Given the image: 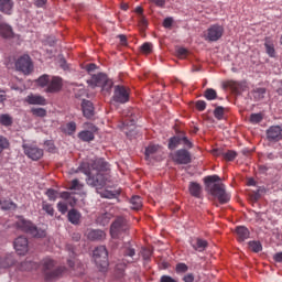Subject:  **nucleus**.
Returning a JSON list of instances; mask_svg holds the SVG:
<instances>
[{
  "instance_id": "obj_1",
  "label": "nucleus",
  "mask_w": 282,
  "mask_h": 282,
  "mask_svg": "<svg viewBox=\"0 0 282 282\" xmlns=\"http://www.w3.org/2000/svg\"><path fill=\"white\" fill-rule=\"evenodd\" d=\"M107 162L105 159H97L89 163H82L79 170L87 175V184L90 186H105L107 184Z\"/></svg>"
},
{
  "instance_id": "obj_2",
  "label": "nucleus",
  "mask_w": 282,
  "mask_h": 282,
  "mask_svg": "<svg viewBox=\"0 0 282 282\" xmlns=\"http://www.w3.org/2000/svg\"><path fill=\"white\" fill-rule=\"evenodd\" d=\"M219 176L217 175H212V176H206L204 178V182L213 197H217L219 204H228L230 202V194L226 192V185L223 183H215L219 182Z\"/></svg>"
},
{
  "instance_id": "obj_3",
  "label": "nucleus",
  "mask_w": 282,
  "mask_h": 282,
  "mask_svg": "<svg viewBox=\"0 0 282 282\" xmlns=\"http://www.w3.org/2000/svg\"><path fill=\"white\" fill-rule=\"evenodd\" d=\"M15 226L18 230L26 232L28 235H32V237H35L36 239H43V237L47 236V231H45V229L37 228L36 226H34V224H32V221L26 220L22 217L18 219Z\"/></svg>"
},
{
  "instance_id": "obj_4",
  "label": "nucleus",
  "mask_w": 282,
  "mask_h": 282,
  "mask_svg": "<svg viewBox=\"0 0 282 282\" xmlns=\"http://www.w3.org/2000/svg\"><path fill=\"white\" fill-rule=\"evenodd\" d=\"M55 267L54 260L46 258L43 260V272L46 281H56L63 276L65 272V267Z\"/></svg>"
},
{
  "instance_id": "obj_5",
  "label": "nucleus",
  "mask_w": 282,
  "mask_h": 282,
  "mask_svg": "<svg viewBox=\"0 0 282 282\" xmlns=\"http://www.w3.org/2000/svg\"><path fill=\"white\" fill-rule=\"evenodd\" d=\"M129 232V221L124 217H117L110 226V237L122 239Z\"/></svg>"
},
{
  "instance_id": "obj_6",
  "label": "nucleus",
  "mask_w": 282,
  "mask_h": 282,
  "mask_svg": "<svg viewBox=\"0 0 282 282\" xmlns=\"http://www.w3.org/2000/svg\"><path fill=\"white\" fill-rule=\"evenodd\" d=\"M94 261L101 272H106L109 268V252L107 247L99 246L93 252Z\"/></svg>"
},
{
  "instance_id": "obj_7",
  "label": "nucleus",
  "mask_w": 282,
  "mask_h": 282,
  "mask_svg": "<svg viewBox=\"0 0 282 282\" xmlns=\"http://www.w3.org/2000/svg\"><path fill=\"white\" fill-rule=\"evenodd\" d=\"M88 85L93 87H101L102 91H111L113 82L109 79L105 73H99L91 76V78L88 80Z\"/></svg>"
},
{
  "instance_id": "obj_8",
  "label": "nucleus",
  "mask_w": 282,
  "mask_h": 282,
  "mask_svg": "<svg viewBox=\"0 0 282 282\" xmlns=\"http://www.w3.org/2000/svg\"><path fill=\"white\" fill-rule=\"evenodd\" d=\"M120 252L122 257H124V262L122 265L117 264V270H121V272H123L124 268H127V263H133L135 261V258H133L135 254V249L133 248V246H131L130 242H126L121 247Z\"/></svg>"
},
{
  "instance_id": "obj_9",
  "label": "nucleus",
  "mask_w": 282,
  "mask_h": 282,
  "mask_svg": "<svg viewBox=\"0 0 282 282\" xmlns=\"http://www.w3.org/2000/svg\"><path fill=\"white\" fill-rule=\"evenodd\" d=\"M22 149L24 155H26L29 160H33V162H39V160L43 158V149L36 147L34 143H23Z\"/></svg>"
},
{
  "instance_id": "obj_10",
  "label": "nucleus",
  "mask_w": 282,
  "mask_h": 282,
  "mask_svg": "<svg viewBox=\"0 0 282 282\" xmlns=\"http://www.w3.org/2000/svg\"><path fill=\"white\" fill-rule=\"evenodd\" d=\"M224 36V26L219 24L210 25L204 33L205 41L209 43H215Z\"/></svg>"
},
{
  "instance_id": "obj_11",
  "label": "nucleus",
  "mask_w": 282,
  "mask_h": 282,
  "mask_svg": "<svg viewBox=\"0 0 282 282\" xmlns=\"http://www.w3.org/2000/svg\"><path fill=\"white\" fill-rule=\"evenodd\" d=\"M15 67L18 72H22V74H32L34 70V64H32V58H30V55H22L18 61L15 62Z\"/></svg>"
},
{
  "instance_id": "obj_12",
  "label": "nucleus",
  "mask_w": 282,
  "mask_h": 282,
  "mask_svg": "<svg viewBox=\"0 0 282 282\" xmlns=\"http://www.w3.org/2000/svg\"><path fill=\"white\" fill-rule=\"evenodd\" d=\"M131 96V93L129 88L117 85L115 86V93H113V100L115 102H119L120 105H124L126 102H129V98Z\"/></svg>"
},
{
  "instance_id": "obj_13",
  "label": "nucleus",
  "mask_w": 282,
  "mask_h": 282,
  "mask_svg": "<svg viewBox=\"0 0 282 282\" xmlns=\"http://www.w3.org/2000/svg\"><path fill=\"white\" fill-rule=\"evenodd\" d=\"M13 247L18 254L25 256L30 250V242L25 237L20 236L13 241Z\"/></svg>"
},
{
  "instance_id": "obj_14",
  "label": "nucleus",
  "mask_w": 282,
  "mask_h": 282,
  "mask_svg": "<svg viewBox=\"0 0 282 282\" xmlns=\"http://www.w3.org/2000/svg\"><path fill=\"white\" fill-rule=\"evenodd\" d=\"M63 89V78L58 76L50 77L48 86L46 87V94H58Z\"/></svg>"
},
{
  "instance_id": "obj_15",
  "label": "nucleus",
  "mask_w": 282,
  "mask_h": 282,
  "mask_svg": "<svg viewBox=\"0 0 282 282\" xmlns=\"http://www.w3.org/2000/svg\"><path fill=\"white\" fill-rule=\"evenodd\" d=\"M267 140L269 142H281V140H282V128H281V126H271L267 130Z\"/></svg>"
},
{
  "instance_id": "obj_16",
  "label": "nucleus",
  "mask_w": 282,
  "mask_h": 282,
  "mask_svg": "<svg viewBox=\"0 0 282 282\" xmlns=\"http://www.w3.org/2000/svg\"><path fill=\"white\" fill-rule=\"evenodd\" d=\"M173 160L176 164H191V152L185 149L177 150L173 155Z\"/></svg>"
},
{
  "instance_id": "obj_17",
  "label": "nucleus",
  "mask_w": 282,
  "mask_h": 282,
  "mask_svg": "<svg viewBox=\"0 0 282 282\" xmlns=\"http://www.w3.org/2000/svg\"><path fill=\"white\" fill-rule=\"evenodd\" d=\"M17 263V260H14L13 253H6L3 256H0V269L1 270H8V268H12Z\"/></svg>"
},
{
  "instance_id": "obj_18",
  "label": "nucleus",
  "mask_w": 282,
  "mask_h": 282,
  "mask_svg": "<svg viewBox=\"0 0 282 282\" xmlns=\"http://www.w3.org/2000/svg\"><path fill=\"white\" fill-rule=\"evenodd\" d=\"M82 111L84 113V118H94V104L84 99L82 101Z\"/></svg>"
},
{
  "instance_id": "obj_19",
  "label": "nucleus",
  "mask_w": 282,
  "mask_h": 282,
  "mask_svg": "<svg viewBox=\"0 0 282 282\" xmlns=\"http://www.w3.org/2000/svg\"><path fill=\"white\" fill-rule=\"evenodd\" d=\"M192 248L196 250L197 252H204L206 248H208V241L200 239V238H195L189 241Z\"/></svg>"
},
{
  "instance_id": "obj_20",
  "label": "nucleus",
  "mask_w": 282,
  "mask_h": 282,
  "mask_svg": "<svg viewBox=\"0 0 282 282\" xmlns=\"http://www.w3.org/2000/svg\"><path fill=\"white\" fill-rule=\"evenodd\" d=\"M25 102H28L29 105H47V100L41 95H29L25 98Z\"/></svg>"
},
{
  "instance_id": "obj_21",
  "label": "nucleus",
  "mask_w": 282,
  "mask_h": 282,
  "mask_svg": "<svg viewBox=\"0 0 282 282\" xmlns=\"http://www.w3.org/2000/svg\"><path fill=\"white\" fill-rule=\"evenodd\" d=\"M94 131H98V128L96 126H91V131L89 130H84L78 133L79 140L83 142H91L95 138Z\"/></svg>"
},
{
  "instance_id": "obj_22",
  "label": "nucleus",
  "mask_w": 282,
  "mask_h": 282,
  "mask_svg": "<svg viewBox=\"0 0 282 282\" xmlns=\"http://www.w3.org/2000/svg\"><path fill=\"white\" fill-rule=\"evenodd\" d=\"M189 195L196 197V199H202V185L197 182H191L188 185Z\"/></svg>"
},
{
  "instance_id": "obj_23",
  "label": "nucleus",
  "mask_w": 282,
  "mask_h": 282,
  "mask_svg": "<svg viewBox=\"0 0 282 282\" xmlns=\"http://www.w3.org/2000/svg\"><path fill=\"white\" fill-rule=\"evenodd\" d=\"M14 8V1L12 0H0V12L2 14H12V10Z\"/></svg>"
},
{
  "instance_id": "obj_24",
  "label": "nucleus",
  "mask_w": 282,
  "mask_h": 282,
  "mask_svg": "<svg viewBox=\"0 0 282 282\" xmlns=\"http://www.w3.org/2000/svg\"><path fill=\"white\" fill-rule=\"evenodd\" d=\"M105 237H106L105 231H102L100 229H93L87 232V238L90 241H102V239H105Z\"/></svg>"
},
{
  "instance_id": "obj_25",
  "label": "nucleus",
  "mask_w": 282,
  "mask_h": 282,
  "mask_svg": "<svg viewBox=\"0 0 282 282\" xmlns=\"http://www.w3.org/2000/svg\"><path fill=\"white\" fill-rule=\"evenodd\" d=\"M0 36H2V39H13L14 31H12V26H10V24L0 23Z\"/></svg>"
},
{
  "instance_id": "obj_26",
  "label": "nucleus",
  "mask_w": 282,
  "mask_h": 282,
  "mask_svg": "<svg viewBox=\"0 0 282 282\" xmlns=\"http://www.w3.org/2000/svg\"><path fill=\"white\" fill-rule=\"evenodd\" d=\"M264 47L268 56L270 58H274L276 56V50H274V42L270 37H265L264 40Z\"/></svg>"
},
{
  "instance_id": "obj_27",
  "label": "nucleus",
  "mask_w": 282,
  "mask_h": 282,
  "mask_svg": "<svg viewBox=\"0 0 282 282\" xmlns=\"http://www.w3.org/2000/svg\"><path fill=\"white\" fill-rule=\"evenodd\" d=\"M236 234L238 237V241H246V239L250 238V230H248V228L243 226L237 227Z\"/></svg>"
},
{
  "instance_id": "obj_28",
  "label": "nucleus",
  "mask_w": 282,
  "mask_h": 282,
  "mask_svg": "<svg viewBox=\"0 0 282 282\" xmlns=\"http://www.w3.org/2000/svg\"><path fill=\"white\" fill-rule=\"evenodd\" d=\"M67 217H68V221H69L70 224H73L74 226H78V224H80V217H82V215L79 214L78 210H76V209H70V210L68 212Z\"/></svg>"
},
{
  "instance_id": "obj_29",
  "label": "nucleus",
  "mask_w": 282,
  "mask_h": 282,
  "mask_svg": "<svg viewBox=\"0 0 282 282\" xmlns=\"http://www.w3.org/2000/svg\"><path fill=\"white\" fill-rule=\"evenodd\" d=\"M130 204L132 210H140L142 208V198L140 196H132Z\"/></svg>"
},
{
  "instance_id": "obj_30",
  "label": "nucleus",
  "mask_w": 282,
  "mask_h": 282,
  "mask_svg": "<svg viewBox=\"0 0 282 282\" xmlns=\"http://www.w3.org/2000/svg\"><path fill=\"white\" fill-rule=\"evenodd\" d=\"M111 217H113L111 213H105L98 216L97 221L100 224V226H107L109 221H111Z\"/></svg>"
},
{
  "instance_id": "obj_31",
  "label": "nucleus",
  "mask_w": 282,
  "mask_h": 282,
  "mask_svg": "<svg viewBox=\"0 0 282 282\" xmlns=\"http://www.w3.org/2000/svg\"><path fill=\"white\" fill-rule=\"evenodd\" d=\"M100 195L105 199H116V197H118V195H120V192L105 189L104 192L100 193Z\"/></svg>"
},
{
  "instance_id": "obj_32",
  "label": "nucleus",
  "mask_w": 282,
  "mask_h": 282,
  "mask_svg": "<svg viewBox=\"0 0 282 282\" xmlns=\"http://www.w3.org/2000/svg\"><path fill=\"white\" fill-rule=\"evenodd\" d=\"M180 144H182V137H180V135L173 137L169 141V149L171 151H173L174 149H177V147H180Z\"/></svg>"
},
{
  "instance_id": "obj_33",
  "label": "nucleus",
  "mask_w": 282,
  "mask_h": 282,
  "mask_svg": "<svg viewBox=\"0 0 282 282\" xmlns=\"http://www.w3.org/2000/svg\"><path fill=\"white\" fill-rule=\"evenodd\" d=\"M0 124L2 127H12V117L8 113L0 115Z\"/></svg>"
},
{
  "instance_id": "obj_34",
  "label": "nucleus",
  "mask_w": 282,
  "mask_h": 282,
  "mask_svg": "<svg viewBox=\"0 0 282 282\" xmlns=\"http://www.w3.org/2000/svg\"><path fill=\"white\" fill-rule=\"evenodd\" d=\"M34 268V262L32 261H23L19 264L18 269L21 270L22 272H28Z\"/></svg>"
},
{
  "instance_id": "obj_35",
  "label": "nucleus",
  "mask_w": 282,
  "mask_h": 282,
  "mask_svg": "<svg viewBox=\"0 0 282 282\" xmlns=\"http://www.w3.org/2000/svg\"><path fill=\"white\" fill-rule=\"evenodd\" d=\"M206 100H217V90L213 88H207L204 93Z\"/></svg>"
},
{
  "instance_id": "obj_36",
  "label": "nucleus",
  "mask_w": 282,
  "mask_h": 282,
  "mask_svg": "<svg viewBox=\"0 0 282 282\" xmlns=\"http://www.w3.org/2000/svg\"><path fill=\"white\" fill-rule=\"evenodd\" d=\"M39 87H48L50 85V75H42L36 79Z\"/></svg>"
},
{
  "instance_id": "obj_37",
  "label": "nucleus",
  "mask_w": 282,
  "mask_h": 282,
  "mask_svg": "<svg viewBox=\"0 0 282 282\" xmlns=\"http://www.w3.org/2000/svg\"><path fill=\"white\" fill-rule=\"evenodd\" d=\"M158 151H160V145H149L145 149V158H151L152 155H155V153H158Z\"/></svg>"
},
{
  "instance_id": "obj_38",
  "label": "nucleus",
  "mask_w": 282,
  "mask_h": 282,
  "mask_svg": "<svg viewBox=\"0 0 282 282\" xmlns=\"http://www.w3.org/2000/svg\"><path fill=\"white\" fill-rule=\"evenodd\" d=\"M42 210H44L46 215H50V217H54V207L52 206V204L43 202Z\"/></svg>"
},
{
  "instance_id": "obj_39",
  "label": "nucleus",
  "mask_w": 282,
  "mask_h": 282,
  "mask_svg": "<svg viewBox=\"0 0 282 282\" xmlns=\"http://www.w3.org/2000/svg\"><path fill=\"white\" fill-rule=\"evenodd\" d=\"M31 113L36 118H45V116H47V110H45V108H32Z\"/></svg>"
},
{
  "instance_id": "obj_40",
  "label": "nucleus",
  "mask_w": 282,
  "mask_h": 282,
  "mask_svg": "<svg viewBox=\"0 0 282 282\" xmlns=\"http://www.w3.org/2000/svg\"><path fill=\"white\" fill-rule=\"evenodd\" d=\"M223 158L226 160V162H232L237 158V152L234 150H228L227 152H224Z\"/></svg>"
},
{
  "instance_id": "obj_41",
  "label": "nucleus",
  "mask_w": 282,
  "mask_h": 282,
  "mask_svg": "<svg viewBox=\"0 0 282 282\" xmlns=\"http://www.w3.org/2000/svg\"><path fill=\"white\" fill-rule=\"evenodd\" d=\"M176 274H186L188 272V267L184 262H180L175 267Z\"/></svg>"
},
{
  "instance_id": "obj_42",
  "label": "nucleus",
  "mask_w": 282,
  "mask_h": 282,
  "mask_svg": "<svg viewBox=\"0 0 282 282\" xmlns=\"http://www.w3.org/2000/svg\"><path fill=\"white\" fill-rule=\"evenodd\" d=\"M1 208L2 210H17V204L12 200H4Z\"/></svg>"
},
{
  "instance_id": "obj_43",
  "label": "nucleus",
  "mask_w": 282,
  "mask_h": 282,
  "mask_svg": "<svg viewBox=\"0 0 282 282\" xmlns=\"http://www.w3.org/2000/svg\"><path fill=\"white\" fill-rule=\"evenodd\" d=\"M45 195L48 197L50 202H56L58 198V192L54 188H48Z\"/></svg>"
},
{
  "instance_id": "obj_44",
  "label": "nucleus",
  "mask_w": 282,
  "mask_h": 282,
  "mask_svg": "<svg viewBox=\"0 0 282 282\" xmlns=\"http://www.w3.org/2000/svg\"><path fill=\"white\" fill-rule=\"evenodd\" d=\"M264 97H265V88H257L253 91V98L256 100H263Z\"/></svg>"
},
{
  "instance_id": "obj_45",
  "label": "nucleus",
  "mask_w": 282,
  "mask_h": 282,
  "mask_svg": "<svg viewBox=\"0 0 282 282\" xmlns=\"http://www.w3.org/2000/svg\"><path fill=\"white\" fill-rule=\"evenodd\" d=\"M249 248L252 250V252H261L263 250V247L261 246V242L259 241H250Z\"/></svg>"
},
{
  "instance_id": "obj_46",
  "label": "nucleus",
  "mask_w": 282,
  "mask_h": 282,
  "mask_svg": "<svg viewBox=\"0 0 282 282\" xmlns=\"http://www.w3.org/2000/svg\"><path fill=\"white\" fill-rule=\"evenodd\" d=\"M227 87H229V89H232V91H235L236 94H239V90L241 89V84L235 80H230L227 82Z\"/></svg>"
},
{
  "instance_id": "obj_47",
  "label": "nucleus",
  "mask_w": 282,
  "mask_h": 282,
  "mask_svg": "<svg viewBox=\"0 0 282 282\" xmlns=\"http://www.w3.org/2000/svg\"><path fill=\"white\" fill-rule=\"evenodd\" d=\"M6 149H10V141L6 137H0V153H3Z\"/></svg>"
},
{
  "instance_id": "obj_48",
  "label": "nucleus",
  "mask_w": 282,
  "mask_h": 282,
  "mask_svg": "<svg viewBox=\"0 0 282 282\" xmlns=\"http://www.w3.org/2000/svg\"><path fill=\"white\" fill-rule=\"evenodd\" d=\"M142 54H151L153 52V44L145 42L140 47Z\"/></svg>"
},
{
  "instance_id": "obj_49",
  "label": "nucleus",
  "mask_w": 282,
  "mask_h": 282,
  "mask_svg": "<svg viewBox=\"0 0 282 282\" xmlns=\"http://www.w3.org/2000/svg\"><path fill=\"white\" fill-rule=\"evenodd\" d=\"M263 120V115L261 113H251L250 122L251 124H259Z\"/></svg>"
},
{
  "instance_id": "obj_50",
  "label": "nucleus",
  "mask_w": 282,
  "mask_h": 282,
  "mask_svg": "<svg viewBox=\"0 0 282 282\" xmlns=\"http://www.w3.org/2000/svg\"><path fill=\"white\" fill-rule=\"evenodd\" d=\"M214 116L216 120H224V107H216L214 110Z\"/></svg>"
},
{
  "instance_id": "obj_51",
  "label": "nucleus",
  "mask_w": 282,
  "mask_h": 282,
  "mask_svg": "<svg viewBox=\"0 0 282 282\" xmlns=\"http://www.w3.org/2000/svg\"><path fill=\"white\" fill-rule=\"evenodd\" d=\"M83 188V185L78 181V178H75L70 182L69 189L70 191H80Z\"/></svg>"
},
{
  "instance_id": "obj_52",
  "label": "nucleus",
  "mask_w": 282,
  "mask_h": 282,
  "mask_svg": "<svg viewBox=\"0 0 282 282\" xmlns=\"http://www.w3.org/2000/svg\"><path fill=\"white\" fill-rule=\"evenodd\" d=\"M153 252L151 249L142 248L141 250V257H143L144 261H149L152 257Z\"/></svg>"
},
{
  "instance_id": "obj_53",
  "label": "nucleus",
  "mask_w": 282,
  "mask_h": 282,
  "mask_svg": "<svg viewBox=\"0 0 282 282\" xmlns=\"http://www.w3.org/2000/svg\"><path fill=\"white\" fill-rule=\"evenodd\" d=\"M66 131L68 135H74L76 133V122L72 121L66 124Z\"/></svg>"
},
{
  "instance_id": "obj_54",
  "label": "nucleus",
  "mask_w": 282,
  "mask_h": 282,
  "mask_svg": "<svg viewBox=\"0 0 282 282\" xmlns=\"http://www.w3.org/2000/svg\"><path fill=\"white\" fill-rule=\"evenodd\" d=\"M176 55H177L178 58L184 59V58H186L188 56V50H186L184 47H180L176 51Z\"/></svg>"
},
{
  "instance_id": "obj_55",
  "label": "nucleus",
  "mask_w": 282,
  "mask_h": 282,
  "mask_svg": "<svg viewBox=\"0 0 282 282\" xmlns=\"http://www.w3.org/2000/svg\"><path fill=\"white\" fill-rule=\"evenodd\" d=\"M57 210L62 213V215H65V213H67V204L59 202L57 204Z\"/></svg>"
},
{
  "instance_id": "obj_56",
  "label": "nucleus",
  "mask_w": 282,
  "mask_h": 282,
  "mask_svg": "<svg viewBox=\"0 0 282 282\" xmlns=\"http://www.w3.org/2000/svg\"><path fill=\"white\" fill-rule=\"evenodd\" d=\"M181 144H184L187 149H193V143L186 137H181Z\"/></svg>"
},
{
  "instance_id": "obj_57",
  "label": "nucleus",
  "mask_w": 282,
  "mask_h": 282,
  "mask_svg": "<svg viewBox=\"0 0 282 282\" xmlns=\"http://www.w3.org/2000/svg\"><path fill=\"white\" fill-rule=\"evenodd\" d=\"M182 281L184 282H195V274L187 273L182 278Z\"/></svg>"
},
{
  "instance_id": "obj_58",
  "label": "nucleus",
  "mask_w": 282,
  "mask_h": 282,
  "mask_svg": "<svg viewBox=\"0 0 282 282\" xmlns=\"http://www.w3.org/2000/svg\"><path fill=\"white\" fill-rule=\"evenodd\" d=\"M35 8H45L47 0H33Z\"/></svg>"
},
{
  "instance_id": "obj_59",
  "label": "nucleus",
  "mask_w": 282,
  "mask_h": 282,
  "mask_svg": "<svg viewBox=\"0 0 282 282\" xmlns=\"http://www.w3.org/2000/svg\"><path fill=\"white\" fill-rule=\"evenodd\" d=\"M150 3H154L158 8H164L166 6V0H149Z\"/></svg>"
},
{
  "instance_id": "obj_60",
  "label": "nucleus",
  "mask_w": 282,
  "mask_h": 282,
  "mask_svg": "<svg viewBox=\"0 0 282 282\" xmlns=\"http://www.w3.org/2000/svg\"><path fill=\"white\" fill-rule=\"evenodd\" d=\"M196 109L198 111H204L206 109V101L204 100L196 101Z\"/></svg>"
},
{
  "instance_id": "obj_61",
  "label": "nucleus",
  "mask_w": 282,
  "mask_h": 282,
  "mask_svg": "<svg viewBox=\"0 0 282 282\" xmlns=\"http://www.w3.org/2000/svg\"><path fill=\"white\" fill-rule=\"evenodd\" d=\"M44 147L47 148V151H48L50 153H54V149H55L54 142H52V141H46V142H44Z\"/></svg>"
},
{
  "instance_id": "obj_62",
  "label": "nucleus",
  "mask_w": 282,
  "mask_h": 282,
  "mask_svg": "<svg viewBox=\"0 0 282 282\" xmlns=\"http://www.w3.org/2000/svg\"><path fill=\"white\" fill-rule=\"evenodd\" d=\"M160 282H177V280L173 279L171 275H162Z\"/></svg>"
},
{
  "instance_id": "obj_63",
  "label": "nucleus",
  "mask_w": 282,
  "mask_h": 282,
  "mask_svg": "<svg viewBox=\"0 0 282 282\" xmlns=\"http://www.w3.org/2000/svg\"><path fill=\"white\" fill-rule=\"evenodd\" d=\"M250 197H251V200H252V202H259V199H261V193H259V191H258V192H253V193L250 195Z\"/></svg>"
},
{
  "instance_id": "obj_64",
  "label": "nucleus",
  "mask_w": 282,
  "mask_h": 282,
  "mask_svg": "<svg viewBox=\"0 0 282 282\" xmlns=\"http://www.w3.org/2000/svg\"><path fill=\"white\" fill-rule=\"evenodd\" d=\"M172 25H173V18H166L163 21V28H172Z\"/></svg>"
}]
</instances>
